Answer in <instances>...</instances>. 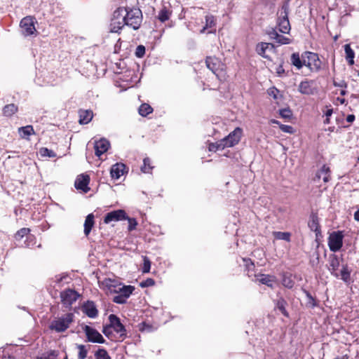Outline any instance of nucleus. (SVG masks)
Here are the masks:
<instances>
[{"instance_id": "1", "label": "nucleus", "mask_w": 359, "mask_h": 359, "mask_svg": "<svg viewBox=\"0 0 359 359\" xmlns=\"http://www.w3.org/2000/svg\"><path fill=\"white\" fill-rule=\"evenodd\" d=\"M124 15L126 26L136 30L139 29L142 20V11L136 8H121Z\"/></svg>"}, {"instance_id": "2", "label": "nucleus", "mask_w": 359, "mask_h": 359, "mask_svg": "<svg viewBox=\"0 0 359 359\" xmlns=\"http://www.w3.org/2000/svg\"><path fill=\"white\" fill-rule=\"evenodd\" d=\"M303 62L311 72H318L321 69V61L316 53L304 52Z\"/></svg>"}, {"instance_id": "3", "label": "nucleus", "mask_w": 359, "mask_h": 359, "mask_svg": "<svg viewBox=\"0 0 359 359\" xmlns=\"http://www.w3.org/2000/svg\"><path fill=\"white\" fill-rule=\"evenodd\" d=\"M109 325L108 327H105L103 330V332L105 335L107 336L108 334V330L111 328L114 330V332H116L120 337L123 339L126 336V331L123 325V324L121 323L120 319L115 315L111 314L109 316Z\"/></svg>"}, {"instance_id": "4", "label": "nucleus", "mask_w": 359, "mask_h": 359, "mask_svg": "<svg viewBox=\"0 0 359 359\" xmlns=\"http://www.w3.org/2000/svg\"><path fill=\"white\" fill-rule=\"evenodd\" d=\"M72 321L73 314L67 313L64 316L53 320L50 325V328L58 332H64L69 327Z\"/></svg>"}, {"instance_id": "5", "label": "nucleus", "mask_w": 359, "mask_h": 359, "mask_svg": "<svg viewBox=\"0 0 359 359\" xmlns=\"http://www.w3.org/2000/svg\"><path fill=\"white\" fill-rule=\"evenodd\" d=\"M288 11H289V4L288 3H285L281 8V11L279 14L278 18V27L279 31L284 34H287L290 31V25L288 20Z\"/></svg>"}, {"instance_id": "6", "label": "nucleus", "mask_w": 359, "mask_h": 359, "mask_svg": "<svg viewBox=\"0 0 359 359\" xmlns=\"http://www.w3.org/2000/svg\"><path fill=\"white\" fill-rule=\"evenodd\" d=\"M122 11L121 8H118L113 13L109 25L111 32H118L126 25Z\"/></svg>"}, {"instance_id": "7", "label": "nucleus", "mask_w": 359, "mask_h": 359, "mask_svg": "<svg viewBox=\"0 0 359 359\" xmlns=\"http://www.w3.org/2000/svg\"><path fill=\"white\" fill-rule=\"evenodd\" d=\"M344 234L342 231H337L332 232L327 241V244L330 251L333 252H338L343 245Z\"/></svg>"}, {"instance_id": "8", "label": "nucleus", "mask_w": 359, "mask_h": 359, "mask_svg": "<svg viewBox=\"0 0 359 359\" xmlns=\"http://www.w3.org/2000/svg\"><path fill=\"white\" fill-rule=\"evenodd\" d=\"M241 135L242 130L240 128H236L227 137L221 140L224 149L237 144L241 140Z\"/></svg>"}, {"instance_id": "9", "label": "nucleus", "mask_w": 359, "mask_h": 359, "mask_svg": "<svg viewBox=\"0 0 359 359\" xmlns=\"http://www.w3.org/2000/svg\"><path fill=\"white\" fill-rule=\"evenodd\" d=\"M83 331L86 335L88 341L99 344L104 343L105 341L103 337L95 329L88 325H85L83 327Z\"/></svg>"}, {"instance_id": "10", "label": "nucleus", "mask_w": 359, "mask_h": 359, "mask_svg": "<svg viewBox=\"0 0 359 359\" xmlns=\"http://www.w3.org/2000/svg\"><path fill=\"white\" fill-rule=\"evenodd\" d=\"M62 302L67 306H71L79 297L78 293L72 289H67L60 294Z\"/></svg>"}, {"instance_id": "11", "label": "nucleus", "mask_w": 359, "mask_h": 359, "mask_svg": "<svg viewBox=\"0 0 359 359\" xmlns=\"http://www.w3.org/2000/svg\"><path fill=\"white\" fill-rule=\"evenodd\" d=\"M20 27L25 36L31 35L36 31L33 19L31 17L24 18L20 22Z\"/></svg>"}, {"instance_id": "12", "label": "nucleus", "mask_w": 359, "mask_h": 359, "mask_svg": "<svg viewBox=\"0 0 359 359\" xmlns=\"http://www.w3.org/2000/svg\"><path fill=\"white\" fill-rule=\"evenodd\" d=\"M127 218V215L123 210H117L107 213L104 217V222L109 224L111 222L123 220Z\"/></svg>"}, {"instance_id": "13", "label": "nucleus", "mask_w": 359, "mask_h": 359, "mask_svg": "<svg viewBox=\"0 0 359 359\" xmlns=\"http://www.w3.org/2000/svg\"><path fill=\"white\" fill-rule=\"evenodd\" d=\"M89 182V176L87 175L82 174L76 177L74 185L76 189L81 190L84 193H87L90 189V188L88 186Z\"/></svg>"}, {"instance_id": "14", "label": "nucleus", "mask_w": 359, "mask_h": 359, "mask_svg": "<svg viewBox=\"0 0 359 359\" xmlns=\"http://www.w3.org/2000/svg\"><path fill=\"white\" fill-rule=\"evenodd\" d=\"M109 142L104 138H101L100 140L95 141L94 148L95 155L97 156H100L109 149Z\"/></svg>"}, {"instance_id": "15", "label": "nucleus", "mask_w": 359, "mask_h": 359, "mask_svg": "<svg viewBox=\"0 0 359 359\" xmlns=\"http://www.w3.org/2000/svg\"><path fill=\"white\" fill-rule=\"evenodd\" d=\"M122 283L115 279L105 278L102 281V285L104 288L107 289L110 292L116 293L120 291V285Z\"/></svg>"}, {"instance_id": "16", "label": "nucleus", "mask_w": 359, "mask_h": 359, "mask_svg": "<svg viewBox=\"0 0 359 359\" xmlns=\"http://www.w3.org/2000/svg\"><path fill=\"white\" fill-rule=\"evenodd\" d=\"M255 281L273 287L276 282V277L271 275L257 274L255 276Z\"/></svg>"}, {"instance_id": "17", "label": "nucleus", "mask_w": 359, "mask_h": 359, "mask_svg": "<svg viewBox=\"0 0 359 359\" xmlns=\"http://www.w3.org/2000/svg\"><path fill=\"white\" fill-rule=\"evenodd\" d=\"M314 81L305 80L302 81L299 85L298 90L302 94L305 95H311L313 94L316 91L315 88L313 87Z\"/></svg>"}, {"instance_id": "18", "label": "nucleus", "mask_w": 359, "mask_h": 359, "mask_svg": "<svg viewBox=\"0 0 359 359\" xmlns=\"http://www.w3.org/2000/svg\"><path fill=\"white\" fill-rule=\"evenodd\" d=\"M29 229L28 228H22L20 229L15 235V238L16 241H20L25 236H27L26 241H25V245L27 247H29L33 245L31 243L33 242L34 238L33 236L29 235Z\"/></svg>"}, {"instance_id": "19", "label": "nucleus", "mask_w": 359, "mask_h": 359, "mask_svg": "<svg viewBox=\"0 0 359 359\" xmlns=\"http://www.w3.org/2000/svg\"><path fill=\"white\" fill-rule=\"evenodd\" d=\"M323 179L325 183L329 182L330 179V170L328 166L323 165L322 168L316 172L314 181Z\"/></svg>"}, {"instance_id": "20", "label": "nucleus", "mask_w": 359, "mask_h": 359, "mask_svg": "<svg viewBox=\"0 0 359 359\" xmlns=\"http://www.w3.org/2000/svg\"><path fill=\"white\" fill-rule=\"evenodd\" d=\"M126 166L123 163H118L114 164L110 170L111 177L115 180L119 179L123 175Z\"/></svg>"}, {"instance_id": "21", "label": "nucleus", "mask_w": 359, "mask_h": 359, "mask_svg": "<svg viewBox=\"0 0 359 359\" xmlns=\"http://www.w3.org/2000/svg\"><path fill=\"white\" fill-rule=\"evenodd\" d=\"M83 311L90 318H95L97 316V310L93 302H87L83 306Z\"/></svg>"}, {"instance_id": "22", "label": "nucleus", "mask_w": 359, "mask_h": 359, "mask_svg": "<svg viewBox=\"0 0 359 359\" xmlns=\"http://www.w3.org/2000/svg\"><path fill=\"white\" fill-rule=\"evenodd\" d=\"M93 114L90 110H80L79 111V123L81 124H87L93 118Z\"/></svg>"}, {"instance_id": "23", "label": "nucleus", "mask_w": 359, "mask_h": 359, "mask_svg": "<svg viewBox=\"0 0 359 359\" xmlns=\"http://www.w3.org/2000/svg\"><path fill=\"white\" fill-rule=\"evenodd\" d=\"M269 36L271 39H274L280 44H289L291 43V40L289 38L278 34L276 30H273L270 32Z\"/></svg>"}, {"instance_id": "24", "label": "nucleus", "mask_w": 359, "mask_h": 359, "mask_svg": "<svg viewBox=\"0 0 359 359\" xmlns=\"http://www.w3.org/2000/svg\"><path fill=\"white\" fill-rule=\"evenodd\" d=\"M290 61L292 65H294L297 69H300L304 66L303 62V54L300 57L298 53H294L291 55Z\"/></svg>"}, {"instance_id": "25", "label": "nucleus", "mask_w": 359, "mask_h": 359, "mask_svg": "<svg viewBox=\"0 0 359 359\" xmlns=\"http://www.w3.org/2000/svg\"><path fill=\"white\" fill-rule=\"evenodd\" d=\"M339 266V260L337 255H332L330 257V267L329 270L331 271L332 274H334L335 276H338V274L337 273V271Z\"/></svg>"}, {"instance_id": "26", "label": "nucleus", "mask_w": 359, "mask_h": 359, "mask_svg": "<svg viewBox=\"0 0 359 359\" xmlns=\"http://www.w3.org/2000/svg\"><path fill=\"white\" fill-rule=\"evenodd\" d=\"M94 225V215L93 214H89L85 220L84 222V233L86 236H88L93 226Z\"/></svg>"}, {"instance_id": "27", "label": "nucleus", "mask_w": 359, "mask_h": 359, "mask_svg": "<svg viewBox=\"0 0 359 359\" xmlns=\"http://www.w3.org/2000/svg\"><path fill=\"white\" fill-rule=\"evenodd\" d=\"M273 46L271 43H259L257 45L256 51L257 53L264 57H267L266 55V50L272 48Z\"/></svg>"}, {"instance_id": "28", "label": "nucleus", "mask_w": 359, "mask_h": 359, "mask_svg": "<svg viewBox=\"0 0 359 359\" xmlns=\"http://www.w3.org/2000/svg\"><path fill=\"white\" fill-rule=\"evenodd\" d=\"M344 50L346 53V59L348 61L350 65H353L354 64V57L355 53L351 49L350 44L344 45Z\"/></svg>"}, {"instance_id": "29", "label": "nucleus", "mask_w": 359, "mask_h": 359, "mask_svg": "<svg viewBox=\"0 0 359 359\" xmlns=\"http://www.w3.org/2000/svg\"><path fill=\"white\" fill-rule=\"evenodd\" d=\"M134 290L135 287L133 286L123 285L122 284L120 285V291H117L116 293H120V294L123 295L126 299H128Z\"/></svg>"}, {"instance_id": "30", "label": "nucleus", "mask_w": 359, "mask_h": 359, "mask_svg": "<svg viewBox=\"0 0 359 359\" xmlns=\"http://www.w3.org/2000/svg\"><path fill=\"white\" fill-rule=\"evenodd\" d=\"M20 136L22 138H26L32 134L34 133L33 127L32 126H26L21 127L18 129Z\"/></svg>"}, {"instance_id": "31", "label": "nucleus", "mask_w": 359, "mask_h": 359, "mask_svg": "<svg viewBox=\"0 0 359 359\" xmlns=\"http://www.w3.org/2000/svg\"><path fill=\"white\" fill-rule=\"evenodd\" d=\"M215 27V20L212 15H206L205 26L201 30V33H204L205 29H212ZM215 29H214V31Z\"/></svg>"}, {"instance_id": "32", "label": "nucleus", "mask_w": 359, "mask_h": 359, "mask_svg": "<svg viewBox=\"0 0 359 359\" xmlns=\"http://www.w3.org/2000/svg\"><path fill=\"white\" fill-rule=\"evenodd\" d=\"M171 11L166 7H163L159 12L158 18L161 22H165L170 18Z\"/></svg>"}, {"instance_id": "33", "label": "nucleus", "mask_w": 359, "mask_h": 359, "mask_svg": "<svg viewBox=\"0 0 359 359\" xmlns=\"http://www.w3.org/2000/svg\"><path fill=\"white\" fill-rule=\"evenodd\" d=\"M273 235L276 239L283 240L289 242L291 234L288 232L273 231Z\"/></svg>"}, {"instance_id": "34", "label": "nucleus", "mask_w": 359, "mask_h": 359, "mask_svg": "<svg viewBox=\"0 0 359 359\" xmlns=\"http://www.w3.org/2000/svg\"><path fill=\"white\" fill-rule=\"evenodd\" d=\"M207 67L212 72H215L216 67L218 64V60L215 57H208L205 60Z\"/></svg>"}, {"instance_id": "35", "label": "nucleus", "mask_w": 359, "mask_h": 359, "mask_svg": "<svg viewBox=\"0 0 359 359\" xmlns=\"http://www.w3.org/2000/svg\"><path fill=\"white\" fill-rule=\"evenodd\" d=\"M153 111V109L148 104H142L140 105L139 108V114L142 116H146L148 114H151Z\"/></svg>"}, {"instance_id": "36", "label": "nucleus", "mask_w": 359, "mask_h": 359, "mask_svg": "<svg viewBox=\"0 0 359 359\" xmlns=\"http://www.w3.org/2000/svg\"><path fill=\"white\" fill-rule=\"evenodd\" d=\"M18 110V107L13 104H8L4 107L3 109L4 114L7 116H11L14 114Z\"/></svg>"}, {"instance_id": "37", "label": "nucleus", "mask_w": 359, "mask_h": 359, "mask_svg": "<svg viewBox=\"0 0 359 359\" xmlns=\"http://www.w3.org/2000/svg\"><path fill=\"white\" fill-rule=\"evenodd\" d=\"M39 154L42 157L53 158L56 156V154L53 151L46 147L41 148L39 149Z\"/></svg>"}, {"instance_id": "38", "label": "nucleus", "mask_w": 359, "mask_h": 359, "mask_svg": "<svg viewBox=\"0 0 359 359\" xmlns=\"http://www.w3.org/2000/svg\"><path fill=\"white\" fill-rule=\"evenodd\" d=\"M96 359H111L107 351L104 348H99L95 353Z\"/></svg>"}, {"instance_id": "39", "label": "nucleus", "mask_w": 359, "mask_h": 359, "mask_svg": "<svg viewBox=\"0 0 359 359\" xmlns=\"http://www.w3.org/2000/svg\"><path fill=\"white\" fill-rule=\"evenodd\" d=\"M77 348L79 349L78 359H85L88 353V350L86 348V346L84 345L79 344L77 345Z\"/></svg>"}, {"instance_id": "40", "label": "nucleus", "mask_w": 359, "mask_h": 359, "mask_svg": "<svg viewBox=\"0 0 359 359\" xmlns=\"http://www.w3.org/2000/svg\"><path fill=\"white\" fill-rule=\"evenodd\" d=\"M282 283L283 285L287 288H292L294 286V281L289 275L283 276Z\"/></svg>"}, {"instance_id": "41", "label": "nucleus", "mask_w": 359, "mask_h": 359, "mask_svg": "<svg viewBox=\"0 0 359 359\" xmlns=\"http://www.w3.org/2000/svg\"><path fill=\"white\" fill-rule=\"evenodd\" d=\"M224 149V146L222 144V141L219 140L215 143H211L209 144V150L210 151H216L217 150Z\"/></svg>"}, {"instance_id": "42", "label": "nucleus", "mask_w": 359, "mask_h": 359, "mask_svg": "<svg viewBox=\"0 0 359 359\" xmlns=\"http://www.w3.org/2000/svg\"><path fill=\"white\" fill-rule=\"evenodd\" d=\"M341 278L344 280L345 282H347L350 278V272L348 270V268L346 266H344L340 272Z\"/></svg>"}, {"instance_id": "43", "label": "nucleus", "mask_w": 359, "mask_h": 359, "mask_svg": "<svg viewBox=\"0 0 359 359\" xmlns=\"http://www.w3.org/2000/svg\"><path fill=\"white\" fill-rule=\"evenodd\" d=\"M142 273H149L151 268V262L147 257H143Z\"/></svg>"}, {"instance_id": "44", "label": "nucleus", "mask_w": 359, "mask_h": 359, "mask_svg": "<svg viewBox=\"0 0 359 359\" xmlns=\"http://www.w3.org/2000/svg\"><path fill=\"white\" fill-rule=\"evenodd\" d=\"M152 167L150 165V159L148 158H146L144 159V164L141 167V170L144 172L147 173L149 172V171L151 170Z\"/></svg>"}, {"instance_id": "45", "label": "nucleus", "mask_w": 359, "mask_h": 359, "mask_svg": "<svg viewBox=\"0 0 359 359\" xmlns=\"http://www.w3.org/2000/svg\"><path fill=\"white\" fill-rule=\"evenodd\" d=\"M285 301L283 299H280L277 302V307L284 316H287V313L285 310Z\"/></svg>"}, {"instance_id": "46", "label": "nucleus", "mask_w": 359, "mask_h": 359, "mask_svg": "<svg viewBox=\"0 0 359 359\" xmlns=\"http://www.w3.org/2000/svg\"><path fill=\"white\" fill-rule=\"evenodd\" d=\"M280 115L282 118H288L292 116V113L290 109L285 108L280 110Z\"/></svg>"}, {"instance_id": "47", "label": "nucleus", "mask_w": 359, "mask_h": 359, "mask_svg": "<svg viewBox=\"0 0 359 359\" xmlns=\"http://www.w3.org/2000/svg\"><path fill=\"white\" fill-rule=\"evenodd\" d=\"M128 221V230L133 231L136 228V226L137 225V222L135 219L130 218L127 216V218L126 219Z\"/></svg>"}, {"instance_id": "48", "label": "nucleus", "mask_w": 359, "mask_h": 359, "mask_svg": "<svg viewBox=\"0 0 359 359\" xmlns=\"http://www.w3.org/2000/svg\"><path fill=\"white\" fill-rule=\"evenodd\" d=\"M267 93L270 96L273 97L274 99L276 100L278 99V96L280 92L276 88L271 87L268 89Z\"/></svg>"}, {"instance_id": "49", "label": "nucleus", "mask_w": 359, "mask_h": 359, "mask_svg": "<svg viewBox=\"0 0 359 359\" xmlns=\"http://www.w3.org/2000/svg\"><path fill=\"white\" fill-rule=\"evenodd\" d=\"M155 284V281L152 278H147L144 281H142L140 283V286L141 287H147L153 286Z\"/></svg>"}, {"instance_id": "50", "label": "nucleus", "mask_w": 359, "mask_h": 359, "mask_svg": "<svg viewBox=\"0 0 359 359\" xmlns=\"http://www.w3.org/2000/svg\"><path fill=\"white\" fill-rule=\"evenodd\" d=\"M309 226L311 229L316 233V234H318L320 232L319 226L316 218L312 219V221L309 224Z\"/></svg>"}, {"instance_id": "51", "label": "nucleus", "mask_w": 359, "mask_h": 359, "mask_svg": "<svg viewBox=\"0 0 359 359\" xmlns=\"http://www.w3.org/2000/svg\"><path fill=\"white\" fill-rule=\"evenodd\" d=\"M145 53V48L144 46L140 45L137 47L135 55L138 57H142Z\"/></svg>"}, {"instance_id": "52", "label": "nucleus", "mask_w": 359, "mask_h": 359, "mask_svg": "<svg viewBox=\"0 0 359 359\" xmlns=\"http://www.w3.org/2000/svg\"><path fill=\"white\" fill-rule=\"evenodd\" d=\"M280 128L283 132L292 134L294 133V129L292 126L287 125L280 124Z\"/></svg>"}, {"instance_id": "53", "label": "nucleus", "mask_w": 359, "mask_h": 359, "mask_svg": "<svg viewBox=\"0 0 359 359\" xmlns=\"http://www.w3.org/2000/svg\"><path fill=\"white\" fill-rule=\"evenodd\" d=\"M126 299L123 295L118 294L114 297L113 301L117 304H124L126 302Z\"/></svg>"}, {"instance_id": "54", "label": "nucleus", "mask_w": 359, "mask_h": 359, "mask_svg": "<svg viewBox=\"0 0 359 359\" xmlns=\"http://www.w3.org/2000/svg\"><path fill=\"white\" fill-rule=\"evenodd\" d=\"M39 359H56V355L55 351H53L48 355H42Z\"/></svg>"}, {"instance_id": "55", "label": "nucleus", "mask_w": 359, "mask_h": 359, "mask_svg": "<svg viewBox=\"0 0 359 359\" xmlns=\"http://www.w3.org/2000/svg\"><path fill=\"white\" fill-rule=\"evenodd\" d=\"M285 73V70L281 65L276 68V74L278 76H282Z\"/></svg>"}, {"instance_id": "56", "label": "nucleus", "mask_w": 359, "mask_h": 359, "mask_svg": "<svg viewBox=\"0 0 359 359\" xmlns=\"http://www.w3.org/2000/svg\"><path fill=\"white\" fill-rule=\"evenodd\" d=\"M354 120H355V116L353 114H349L346 117V121L348 123H352L354 121Z\"/></svg>"}, {"instance_id": "57", "label": "nucleus", "mask_w": 359, "mask_h": 359, "mask_svg": "<svg viewBox=\"0 0 359 359\" xmlns=\"http://www.w3.org/2000/svg\"><path fill=\"white\" fill-rule=\"evenodd\" d=\"M334 85L335 86H340V87H345V88L346 87V83L344 81H341L339 83H337L334 81Z\"/></svg>"}, {"instance_id": "58", "label": "nucleus", "mask_w": 359, "mask_h": 359, "mask_svg": "<svg viewBox=\"0 0 359 359\" xmlns=\"http://www.w3.org/2000/svg\"><path fill=\"white\" fill-rule=\"evenodd\" d=\"M332 113H333L332 109H328L325 111V114L326 117H330V116H332Z\"/></svg>"}, {"instance_id": "59", "label": "nucleus", "mask_w": 359, "mask_h": 359, "mask_svg": "<svg viewBox=\"0 0 359 359\" xmlns=\"http://www.w3.org/2000/svg\"><path fill=\"white\" fill-rule=\"evenodd\" d=\"M354 219L356 221H359V208L358 210L354 213Z\"/></svg>"}, {"instance_id": "60", "label": "nucleus", "mask_w": 359, "mask_h": 359, "mask_svg": "<svg viewBox=\"0 0 359 359\" xmlns=\"http://www.w3.org/2000/svg\"><path fill=\"white\" fill-rule=\"evenodd\" d=\"M325 124H329L330 123V117H326L325 120L324 121Z\"/></svg>"}, {"instance_id": "61", "label": "nucleus", "mask_w": 359, "mask_h": 359, "mask_svg": "<svg viewBox=\"0 0 359 359\" xmlns=\"http://www.w3.org/2000/svg\"><path fill=\"white\" fill-rule=\"evenodd\" d=\"M271 121L272 123H274V124H278L279 126L280 124L278 121H276V120H274V119L271 120Z\"/></svg>"}, {"instance_id": "62", "label": "nucleus", "mask_w": 359, "mask_h": 359, "mask_svg": "<svg viewBox=\"0 0 359 359\" xmlns=\"http://www.w3.org/2000/svg\"><path fill=\"white\" fill-rule=\"evenodd\" d=\"M243 260H244V262H246V266H249V264H248L249 262L250 263L251 266H253V263L251 262L250 260H245V259H243Z\"/></svg>"}, {"instance_id": "63", "label": "nucleus", "mask_w": 359, "mask_h": 359, "mask_svg": "<svg viewBox=\"0 0 359 359\" xmlns=\"http://www.w3.org/2000/svg\"><path fill=\"white\" fill-rule=\"evenodd\" d=\"M345 94H346V91H345L344 90H342L341 91V95H344Z\"/></svg>"}, {"instance_id": "64", "label": "nucleus", "mask_w": 359, "mask_h": 359, "mask_svg": "<svg viewBox=\"0 0 359 359\" xmlns=\"http://www.w3.org/2000/svg\"><path fill=\"white\" fill-rule=\"evenodd\" d=\"M212 32H213L212 29H210V31H208V33H212Z\"/></svg>"}]
</instances>
